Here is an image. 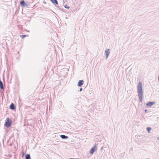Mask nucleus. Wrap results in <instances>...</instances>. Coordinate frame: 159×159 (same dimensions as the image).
Instances as JSON below:
<instances>
[{"mask_svg": "<svg viewBox=\"0 0 159 159\" xmlns=\"http://www.w3.org/2000/svg\"><path fill=\"white\" fill-rule=\"evenodd\" d=\"M69 159H80L79 158H69Z\"/></svg>", "mask_w": 159, "mask_h": 159, "instance_id": "412c9836", "label": "nucleus"}, {"mask_svg": "<svg viewBox=\"0 0 159 159\" xmlns=\"http://www.w3.org/2000/svg\"><path fill=\"white\" fill-rule=\"evenodd\" d=\"M147 130L148 133H150V131L152 130V128L150 127H148L146 128Z\"/></svg>", "mask_w": 159, "mask_h": 159, "instance_id": "4468645a", "label": "nucleus"}, {"mask_svg": "<svg viewBox=\"0 0 159 159\" xmlns=\"http://www.w3.org/2000/svg\"><path fill=\"white\" fill-rule=\"evenodd\" d=\"M157 140H159V137L157 138Z\"/></svg>", "mask_w": 159, "mask_h": 159, "instance_id": "4be33fe9", "label": "nucleus"}, {"mask_svg": "<svg viewBox=\"0 0 159 159\" xmlns=\"http://www.w3.org/2000/svg\"><path fill=\"white\" fill-rule=\"evenodd\" d=\"M142 83L140 82L139 83V101L140 102H141L142 100V98L143 96V92L142 90Z\"/></svg>", "mask_w": 159, "mask_h": 159, "instance_id": "f257e3e1", "label": "nucleus"}, {"mask_svg": "<svg viewBox=\"0 0 159 159\" xmlns=\"http://www.w3.org/2000/svg\"><path fill=\"white\" fill-rule=\"evenodd\" d=\"M11 120L8 117H7L5 123L4 125L6 127L8 128L11 126Z\"/></svg>", "mask_w": 159, "mask_h": 159, "instance_id": "f03ea898", "label": "nucleus"}, {"mask_svg": "<svg viewBox=\"0 0 159 159\" xmlns=\"http://www.w3.org/2000/svg\"><path fill=\"white\" fill-rule=\"evenodd\" d=\"M158 81L159 82V77H158Z\"/></svg>", "mask_w": 159, "mask_h": 159, "instance_id": "5701e85b", "label": "nucleus"}, {"mask_svg": "<svg viewBox=\"0 0 159 159\" xmlns=\"http://www.w3.org/2000/svg\"><path fill=\"white\" fill-rule=\"evenodd\" d=\"M144 111L146 112H147V111H148V110L147 109H145V110Z\"/></svg>", "mask_w": 159, "mask_h": 159, "instance_id": "6ab92c4d", "label": "nucleus"}, {"mask_svg": "<svg viewBox=\"0 0 159 159\" xmlns=\"http://www.w3.org/2000/svg\"><path fill=\"white\" fill-rule=\"evenodd\" d=\"M50 1L53 4L58 5V2L57 0H50Z\"/></svg>", "mask_w": 159, "mask_h": 159, "instance_id": "f8f14e48", "label": "nucleus"}, {"mask_svg": "<svg viewBox=\"0 0 159 159\" xmlns=\"http://www.w3.org/2000/svg\"><path fill=\"white\" fill-rule=\"evenodd\" d=\"M84 83V81L83 80H80L78 83L77 86L80 87H81L83 85Z\"/></svg>", "mask_w": 159, "mask_h": 159, "instance_id": "423d86ee", "label": "nucleus"}, {"mask_svg": "<svg viewBox=\"0 0 159 159\" xmlns=\"http://www.w3.org/2000/svg\"><path fill=\"white\" fill-rule=\"evenodd\" d=\"M20 4L23 7H28L30 6L29 4L26 3L24 0H21L20 2Z\"/></svg>", "mask_w": 159, "mask_h": 159, "instance_id": "7ed1b4c3", "label": "nucleus"}, {"mask_svg": "<svg viewBox=\"0 0 159 159\" xmlns=\"http://www.w3.org/2000/svg\"><path fill=\"white\" fill-rule=\"evenodd\" d=\"M82 88H80V89L79 90V91H81L82 90Z\"/></svg>", "mask_w": 159, "mask_h": 159, "instance_id": "a211bd4d", "label": "nucleus"}, {"mask_svg": "<svg viewBox=\"0 0 159 159\" xmlns=\"http://www.w3.org/2000/svg\"><path fill=\"white\" fill-rule=\"evenodd\" d=\"M139 135H136L135 136V138L139 139Z\"/></svg>", "mask_w": 159, "mask_h": 159, "instance_id": "f3484780", "label": "nucleus"}, {"mask_svg": "<svg viewBox=\"0 0 159 159\" xmlns=\"http://www.w3.org/2000/svg\"><path fill=\"white\" fill-rule=\"evenodd\" d=\"M25 157V159H31L30 154H26Z\"/></svg>", "mask_w": 159, "mask_h": 159, "instance_id": "9b49d317", "label": "nucleus"}, {"mask_svg": "<svg viewBox=\"0 0 159 159\" xmlns=\"http://www.w3.org/2000/svg\"><path fill=\"white\" fill-rule=\"evenodd\" d=\"M97 145L98 144H95V146L91 149L90 152V153L91 154H93L94 153V152L96 150V147L97 146Z\"/></svg>", "mask_w": 159, "mask_h": 159, "instance_id": "20e7f679", "label": "nucleus"}, {"mask_svg": "<svg viewBox=\"0 0 159 159\" xmlns=\"http://www.w3.org/2000/svg\"><path fill=\"white\" fill-rule=\"evenodd\" d=\"M137 92L138 93V96L139 98V82L137 84Z\"/></svg>", "mask_w": 159, "mask_h": 159, "instance_id": "ddd939ff", "label": "nucleus"}, {"mask_svg": "<svg viewBox=\"0 0 159 159\" xmlns=\"http://www.w3.org/2000/svg\"><path fill=\"white\" fill-rule=\"evenodd\" d=\"M22 156H23V157L24 155L25 154H24V152H23V153H22Z\"/></svg>", "mask_w": 159, "mask_h": 159, "instance_id": "aec40b11", "label": "nucleus"}, {"mask_svg": "<svg viewBox=\"0 0 159 159\" xmlns=\"http://www.w3.org/2000/svg\"><path fill=\"white\" fill-rule=\"evenodd\" d=\"M64 7L66 9H69L70 8V7L67 5H65L64 6Z\"/></svg>", "mask_w": 159, "mask_h": 159, "instance_id": "dca6fc26", "label": "nucleus"}, {"mask_svg": "<svg viewBox=\"0 0 159 159\" xmlns=\"http://www.w3.org/2000/svg\"><path fill=\"white\" fill-rule=\"evenodd\" d=\"M4 88L3 83L1 80H0V89H3Z\"/></svg>", "mask_w": 159, "mask_h": 159, "instance_id": "9d476101", "label": "nucleus"}, {"mask_svg": "<svg viewBox=\"0 0 159 159\" xmlns=\"http://www.w3.org/2000/svg\"><path fill=\"white\" fill-rule=\"evenodd\" d=\"M26 36V35H22L20 36V37L22 39L24 38Z\"/></svg>", "mask_w": 159, "mask_h": 159, "instance_id": "2eb2a0df", "label": "nucleus"}, {"mask_svg": "<svg viewBox=\"0 0 159 159\" xmlns=\"http://www.w3.org/2000/svg\"><path fill=\"white\" fill-rule=\"evenodd\" d=\"M110 49H106L105 51V53L106 55V59H107L108 57L110 54Z\"/></svg>", "mask_w": 159, "mask_h": 159, "instance_id": "39448f33", "label": "nucleus"}, {"mask_svg": "<svg viewBox=\"0 0 159 159\" xmlns=\"http://www.w3.org/2000/svg\"><path fill=\"white\" fill-rule=\"evenodd\" d=\"M155 103V102L154 101L151 102H149L147 103L146 104V105L149 107H150L151 106L153 105Z\"/></svg>", "mask_w": 159, "mask_h": 159, "instance_id": "6e6552de", "label": "nucleus"}, {"mask_svg": "<svg viewBox=\"0 0 159 159\" xmlns=\"http://www.w3.org/2000/svg\"><path fill=\"white\" fill-rule=\"evenodd\" d=\"M60 137L62 139H67L68 138V137L64 135H60Z\"/></svg>", "mask_w": 159, "mask_h": 159, "instance_id": "1a4fd4ad", "label": "nucleus"}, {"mask_svg": "<svg viewBox=\"0 0 159 159\" xmlns=\"http://www.w3.org/2000/svg\"><path fill=\"white\" fill-rule=\"evenodd\" d=\"M10 108L13 110L16 109V106L13 103H11L10 106Z\"/></svg>", "mask_w": 159, "mask_h": 159, "instance_id": "0eeeda50", "label": "nucleus"}]
</instances>
